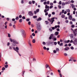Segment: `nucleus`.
Listing matches in <instances>:
<instances>
[{
	"instance_id": "obj_1",
	"label": "nucleus",
	"mask_w": 77,
	"mask_h": 77,
	"mask_svg": "<svg viewBox=\"0 0 77 77\" xmlns=\"http://www.w3.org/2000/svg\"><path fill=\"white\" fill-rule=\"evenodd\" d=\"M16 47H17L16 45H13L12 46V47H11V46H9V49L10 50H12V48H13L14 50L15 51H16L17 53H19V52L18 51V50H19V48Z\"/></svg>"
},
{
	"instance_id": "obj_2",
	"label": "nucleus",
	"mask_w": 77,
	"mask_h": 77,
	"mask_svg": "<svg viewBox=\"0 0 77 77\" xmlns=\"http://www.w3.org/2000/svg\"><path fill=\"white\" fill-rule=\"evenodd\" d=\"M56 19V20H57V18L55 17H53L51 18V19H48V21H49L51 23V24H53V22L54 21V19Z\"/></svg>"
},
{
	"instance_id": "obj_3",
	"label": "nucleus",
	"mask_w": 77,
	"mask_h": 77,
	"mask_svg": "<svg viewBox=\"0 0 77 77\" xmlns=\"http://www.w3.org/2000/svg\"><path fill=\"white\" fill-rule=\"evenodd\" d=\"M37 30L38 31L41 30V25H40V24H38V25H37Z\"/></svg>"
},
{
	"instance_id": "obj_4",
	"label": "nucleus",
	"mask_w": 77,
	"mask_h": 77,
	"mask_svg": "<svg viewBox=\"0 0 77 77\" xmlns=\"http://www.w3.org/2000/svg\"><path fill=\"white\" fill-rule=\"evenodd\" d=\"M22 35L23 37V38H25L26 35V33L25 32V31H23L22 32Z\"/></svg>"
},
{
	"instance_id": "obj_5",
	"label": "nucleus",
	"mask_w": 77,
	"mask_h": 77,
	"mask_svg": "<svg viewBox=\"0 0 77 77\" xmlns=\"http://www.w3.org/2000/svg\"><path fill=\"white\" fill-rule=\"evenodd\" d=\"M73 44L74 45H77V39H75L73 42Z\"/></svg>"
},
{
	"instance_id": "obj_6",
	"label": "nucleus",
	"mask_w": 77,
	"mask_h": 77,
	"mask_svg": "<svg viewBox=\"0 0 77 77\" xmlns=\"http://www.w3.org/2000/svg\"><path fill=\"white\" fill-rule=\"evenodd\" d=\"M28 14L30 16H33V14L32 12L31 11L29 12Z\"/></svg>"
},
{
	"instance_id": "obj_7",
	"label": "nucleus",
	"mask_w": 77,
	"mask_h": 77,
	"mask_svg": "<svg viewBox=\"0 0 77 77\" xmlns=\"http://www.w3.org/2000/svg\"><path fill=\"white\" fill-rule=\"evenodd\" d=\"M13 41L14 44H18V42L17 41L13 39Z\"/></svg>"
},
{
	"instance_id": "obj_8",
	"label": "nucleus",
	"mask_w": 77,
	"mask_h": 77,
	"mask_svg": "<svg viewBox=\"0 0 77 77\" xmlns=\"http://www.w3.org/2000/svg\"><path fill=\"white\" fill-rule=\"evenodd\" d=\"M68 18L70 20H72V15H70L69 16Z\"/></svg>"
},
{
	"instance_id": "obj_9",
	"label": "nucleus",
	"mask_w": 77,
	"mask_h": 77,
	"mask_svg": "<svg viewBox=\"0 0 77 77\" xmlns=\"http://www.w3.org/2000/svg\"><path fill=\"white\" fill-rule=\"evenodd\" d=\"M69 47H66L64 49L65 51H68V50H69Z\"/></svg>"
},
{
	"instance_id": "obj_10",
	"label": "nucleus",
	"mask_w": 77,
	"mask_h": 77,
	"mask_svg": "<svg viewBox=\"0 0 77 77\" xmlns=\"http://www.w3.org/2000/svg\"><path fill=\"white\" fill-rule=\"evenodd\" d=\"M41 20H42V18H41V17L38 18L37 20V21H41Z\"/></svg>"
},
{
	"instance_id": "obj_11",
	"label": "nucleus",
	"mask_w": 77,
	"mask_h": 77,
	"mask_svg": "<svg viewBox=\"0 0 77 77\" xmlns=\"http://www.w3.org/2000/svg\"><path fill=\"white\" fill-rule=\"evenodd\" d=\"M51 42H46V44L48 45H51Z\"/></svg>"
},
{
	"instance_id": "obj_12",
	"label": "nucleus",
	"mask_w": 77,
	"mask_h": 77,
	"mask_svg": "<svg viewBox=\"0 0 77 77\" xmlns=\"http://www.w3.org/2000/svg\"><path fill=\"white\" fill-rule=\"evenodd\" d=\"M53 34H51L49 38V39H51V38H52V37H53Z\"/></svg>"
},
{
	"instance_id": "obj_13",
	"label": "nucleus",
	"mask_w": 77,
	"mask_h": 77,
	"mask_svg": "<svg viewBox=\"0 0 77 77\" xmlns=\"http://www.w3.org/2000/svg\"><path fill=\"white\" fill-rule=\"evenodd\" d=\"M50 8L49 6H48V5H46L45 6V8L46 9H48V8Z\"/></svg>"
},
{
	"instance_id": "obj_14",
	"label": "nucleus",
	"mask_w": 77,
	"mask_h": 77,
	"mask_svg": "<svg viewBox=\"0 0 77 77\" xmlns=\"http://www.w3.org/2000/svg\"><path fill=\"white\" fill-rule=\"evenodd\" d=\"M61 18H65V14H63L61 16Z\"/></svg>"
},
{
	"instance_id": "obj_15",
	"label": "nucleus",
	"mask_w": 77,
	"mask_h": 77,
	"mask_svg": "<svg viewBox=\"0 0 77 77\" xmlns=\"http://www.w3.org/2000/svg\"><path fill=\"white\" fill-rule=\"evenodd\" d=\"M71 6H72V8H75V5H74L73 4L71 5Z\"/></svg>"
},
{
	"instance_id": "obj_16",
	"label": "nucleus",
	"mask_w": 77,
	"mask_h": 77,
	"mask_svg": "<svg viewBox=\"0 0 77 77\" xmlns=\"http://www.w3.org/2000/svg\"><path fill=\"white\" fill-rule=\"evenodd\" d=\"M55 34L56 36H57V35H59V32H56L55 33Z\"/></svg>"
},
{
	"instance_id": "obj_17",
	"label": "nucleus",
	"mask_w": 77,
	"mask_h": 77,
	"mask_svg": "<svg viewBox=\"0 0 77 77\" xmlns=\"http://www.w3.org/2000/svg\"><path fill=\"white\" fill-rule=\"evenodd\" d=\"M51 46H53V45H54V42H51Z\"/></svg>"
},
{
	"instance_id": "obj_18",
	"label": "nucleus",
	"mask_w": 77,
	"mask_h": 77,
	"mask_svg": "<svg viewBox=\"0 0 77 77\" xmlns=\"http://www.w3.org/2000/svg\"><path fill=\"white\" fill-rule=\"evenodd\" d=\"M74 35L75 36H76V35H77V33L74 31L73 32Z\"/></svg>"
},
{
	"instance_id": "obj_19",
	"label": "nucleus",
	"mask_w": 77,
	"mask_h": 77,
	"mask_svg": "<svg viewBox=\"0 0 77 77\" xmlns=\"http://www.w3.org/2000/svg\"><path fill=\"white\" fill-rule=\"evenodd\" d=\"M46 66V68H48V67L49 69H50V67L48 66V65H47V64H46V66Z\"/></svg>"
},
{
	"instance_id": "obj_20",
	"label": "nucleus",
	"mask_w": 77,
	"mask_h": 77,
	"mask_svg": "<svg viewBox=\"0 0 77 77\" xmlns=\"http://www.w3.org/2000/svg\"><path fill=\"white\" fill-rule=\"evenodd\" d=\"M70 38H71V39H72L73 40V39H74V38H73V35H72V34L70 36Z\"/></svg>"
},
{
	"instance_id": "obj_21",
	"label": "nucleus",
	"mask_w": 77,
	"mask_h": 77,
	"mask_svg": "<svg viewBox=\"0 0 77 77\" xmlns=\"http://www.w3.org/2000/svg\"><path fill=\"white\" fill-rule=\"evenodd\" d=\"M66 11L67 12H70V10H69V9H66Z\"/></svg>"
},
{
	"instance_id": "obj_22",
	"label": "nucleus",
	"mask_w": 77,
	"mask_h": 77,
	"mask_svg": "<svg viewBox=\"0 0 77 77\" xmlns=\"http://www.w3.org/2000/svg\"><path fill=\"white\" fill-rule=\"evenodd\" d=\"M5 68H7L8 67V65L6 64V65L5 66Z\"/></svg>"
},
{
	"instance_id": "obj_23",
	"label": "nucleus",
	"mask_w": 77,
	"mask_h": 77,
	"mask_svg": "<svg viewBox=\"0 0 77 77\" xmlns=\"http://www.w3.org/2000/svg\"><path fill=\"white\" fill-rule=\"evenodd\" d=\"M54 44L55 45H57V43L56 42H54Z\"/></svg>"
},
{
	"instance_id": "obj_24",
	"label": "nucleus",
	"mask_w": 77,
	"mask_h": 77,
	"mask_svg": "<svg viewBox=\"0 0 77 77\" xmlns=\"http://www.w3.org/2000/svg\"><path fill=\"white\" fill-rule=\"evenodd\" d=\"M15 20H19V17H16L15 19Z\"/></svg>"
},
{
	"instance_id": "obj_25",
	"label": "nucleus",
	"mask_w": 77,
	"mask_h": 77,
	"mask_svg": "<svg viewBox=\"0 0 77 77\" xmlns=\"http://www.w3.org/2000/svg\"><path fill=\"white\" fill-rule=\"evenodd\" d=\"M45 23H46V25L48 24V23H49L47 21H45Z\"/></svg>"
},
{
	"instance_id": "obj_26",
	"label": "nucleus",
	"mask_w": 77,
	"mask_h": 77,
	"mask_svg": "<svg viewBox=\"0 0 77 77\" xmlns=\"http://www.w3.org/2000/svg\"><path fill=\"white\" fill-rule=\"evenodd\" d=\"M56 51H59V48H57L56 49Z\"/></svg>"
},
{
	"instance_id": "obj_27",
	"label": "nucleus",
	"mask_w": 77,
	"mask_h": 77,
	"mask_svg": "<svg viewBox=\"0 0 77 77\" xmlns=\"http://www.w3.org/2000/svg\"><path fill=\"white\" fill-rule=\"evenodd\" d=\"M22 19H20V20H19V23H22Z\"/></svg>"
},
{
	"instance_id": "obj_28",
	"label": "nucleus",
	"mask_w": 77,
	"mask_h": 77,
	"mask_svg": "<svg viewBox=\"0 0 77 77\" xmlns=\"http://www.w3.org/2000/svg\"><path fill=\"white\" fill-rule=\"evenodd\" d=\"M35 40L34 39L32 40V42L33 43H35Z\"/></svg>"
},
{
	"instance_id": "obj_29",
	"label": "nucleus",
	"mask_w": 77,
	"mask_h": 77,
	"mask_svg": "<svg viewBox=\"0 0 77 77\" xmlns=\"http://www.w3.org/2000/svg\"><path fill=\"white\" fill-rule=\"evenodd\" d=\"M59 5H60L62 4V2L61 1H60L58 3Z\"/></svg>"
},
{
	"instance_id": "obj_30",
	"label": "nucleus",
	"mask_w": 77,
	"mask_h": 77,
	"mask_svg": "<svg viewBox=\"0 0 77 77\" xmlns=\"http://www.w3.org/2000/svg\"><path fill=\"white\" fill-rule=\"evenodd\" d=\"M5 69H6L4 67H3L2 69V71H4V70H5Z\"/></svg>"
},
{
	"instance_id": "obj_31",
	"label": "nucleus",
	"mask_w": 77,
	"mask_h": 77,
	"mask_svg": "<svg viewBox=\"0 0 77 77\" xmlns=\"http://www.w3.org/2000/svg\"><path fill=\"white\" fill-rule=\"evenodd\" d=\"M65 3L64 2H62V6H65Z\"/></svg>"
},
{
	"instance_id": "obj_32",
	"label": "nucleus",
	"mask_w": 77,
	"mask_h": 77,
	"mask_svg": "<svg viewBox=\"0 0 77 77\" xmlns=\"http://www.w3.org/2000/svg\"><path fill=\"white\" fill-rule=\"evenodd\" d=\"M74 27H75V26H74V25L72 24L71 25L72 28H74Z\"/></svg>"
},
{
	"instance_id": "obj_33",
	"label": "nucleus",
	"mask_w": 77,
	"mask_h": 77,
	"mask_svg": "<svg viewBox=\"0 0 77 77\" xmlns=\"http://www.w3.org/2000/svg\"><path fill=\"white\" fill-rule=\"evenodd\" d=\"M64 12H65V10H63L61 12L62 14H63V13H64Z\"/></svg>"
},
{
	"instance_id": "obj_34",
	"label": "nucleus",
	"mask_w": 77,
	"mask_h": 77,
	"mask_svg": "<svg viewBox=\"0 0 77 77\" xmlns=\"http://www.w3.org/2000/svg\"><path fill=\"white\" fill-rule=\"evenodd\" d=\"M47 9H45L44 10V12H45V13H47Z\"/></svg>"
},
{
	"instance_id": "obj_35",
	"label": "nucleus",
	"mask_w": 77,
	"mask_h": 77,
	"mask_svg": "<svg viewBox=\"0 0 77 77\" xmlns=\"http://www.w3.org/2000/svg\"><path fill=\"white\" fill-rule=\"evenodd\" d=\"M72 21H75V18H73L72 19Z\"/></svg>"
},
{
	"instance_id": "obj_36",
	"label": "nucleus",
	"mask_w": 77,
	"mask_h": 77,
	"mask_svg": "<svg viewBox=\"0 0 77 77\" xmlns=\"http://www.w3.org/2000/svg\"><path fill=\"white\" fill-rule=\"evenodd\" d=\"M51 14H49L48 15V17H51Z\"/></svg>"
},
{
	"instance_id": "obj_37",
	"label": "nucleus",
	"mask_w": 77,
	"mask_h": 77,
	"mask_svg": "<svg viewBox=\"0 0 77 77\" xmlns=\"http://www.w3.org/2000/svg\"><path fill=\"white\" fill-rule=\"evenodd\" d=\"M24 72H25V71H23L22 72V76H23L24 75Z\"/></svg>"
},
{
	"instance_id": "obj_38",
	"label": "nucleus",
	"mask_w": 77,
	"mask_h": 77,
	"mask_svg": "<svg viewBox=\"0 0 77 77\" xmlns=\"http://www.w3.org/2000/svg\"><path fill=\"white\" fill-rule=\"evenodd\" d=\"M58 7L59 9H61V6L60 5H58Z\"/></svg>"
},
{
	"instance_id": "obj_39",
	"label": "nucleus",
	"mask_w": 77,
	"mask_h": 77,
	"mask_svg": "<svg viewBox=\"0 0 77 77\" xmlns=\"http://www.w3.org/2000/svg\"><path fill=\"white\" fill-rule=\"evenodd\" d=\"M53 52L54 53H57V51H56L54 50L53 51Z\"/></svg>"
},
{
	"instance_id": "obj_40",
	"label": "nucleus",
	"mask_w": 77,
	"mask_h": 77,
	"mask_svg": "<svg viewBox=\"0 0 77 77\" xmlns=\"http://www.w3.org/2000/svg\"><path fill=\"white\" fill-rule=\"evenodd\" d=\"M10 43H9V42H8V44H7V46H9V45H10Z\"/></svg>"
},
{
	"instance_id": "obj_41",
	"label": "nucleus",
	"mask_w": 77,
	"mask_h": 77,
	"mask_svg": "<svg viewBox=\"0 0 77 77\" xmlns=\"http://www.w3.org/2000/svg\"><path fill=\"white\" fill-rule=\"evenodd\" d=\"M36 11H37V12H39V9H37Z\"/></svg>"
},
{
	"instance_id": "obj_42",
	"label": "nucleus",
	"mask_w": 77,
	"mask_h": 77,
	"mask_svg": "<svg viewBox=\"0 0 77 77\" xmlns=\"http://www.w3.org/2000/svg\"><path fill=\"white\" fill-rule=\"evenodd\" d=\"M8 37H9V38H10L11 37V34L8 33Z\"/></svg>"
},
{
	"instance_id": "obj_43",
	"label": "nucleus",
	"mask_w": 77,
	"mask_h": 77,
	"mask_svg": "<svg viewBox=\"0 0 77 77\" xmlns=\"http://www.w3.org/2000/svg\"><path fill=\"white\" fill-rule=\"evenodd\" d=\"M47 5H49L50 4V1H48L47 2Z\"/></svg>"
},
{
	"instance_id": "obj_44",
	"label": "nucleus",
	"mask_w": 77,
	"mask_h": 77,
	"mask_svg": "<svg viewBox=\"0 0 77 77\" xmlns=\"http://www.w3.org/2000/svg\"><path fill=\"white\" fill-rule=\"evenodd\" d=\"M22 19H23V20H25L26 19V17H25V16H23L22 18Z\"/></svg>"
},
{
	"instance_id": "obj_45",
	"label": "nucleus",
	"mask_w": 77,
	"mask_h": 77,
	"mask_svg": "<svg viewBox=\"0 0 77 77\" xmlns=\"http://www.w3.org/2000/svg\"><path fill=\"white\" fill-rule=\"evenodd\" d=\"M19 18H22V15H20L19 16Z\"/></svg>"
},
{
	"instance_id": "obj_46",
	"label": "nucleus",
	"mask_w": 77,
	"mask_h": 77,
	"mask_svg": "<svg viewBox=\"0 0 77 77\" xmlns=\"http://www.w3.org/2000/svg\"><path fill=\"white\" fill-rule=\"evenodd\" d=\"M52 37V39H54V38H56V37L55 36H53Z\"/></svg>"
},
{
	"instance_id": "obj_47",
	"label": "nucleus",
	"mask_w": 77,
	"mask_h": 77,
	"mask_svg": "<svg viewBox=\"0 0 77 77\" xmlns=\"http://www.w3.org/2000/svg\"><path fill=\"white\" fill-rule=\"evenodd\" d=\"M71 49V50H74V47H71L70 48Z\"/></svg>"
},
{
	"instance_id": "obj_48",
	"label": "nucleus",
	"mask_w": 77,
	"mask_h": 77,
	"mask_svg": "<svg viewBox=\"0 0 77 77\" xmlns=\"http://www.w3.org/2000/svg\"><path fill=\"white\" fill-rule=\"evenodd\" d=\"M53 8V6H51L49 8L50 9H51V8Z\"/></svg>"
},
{
	"instance_id": "obj_49",
	"label": "nucleus",
	"mask_w": 77,
	"mask_h": 77,
	"mask_svg": "<svg viewBox=\"0 0 77 77\" xmlns=\"http://www.w3.org/2000/svg\"><path fill=\"white\" fill-rule=\"evenodd\" d=\"M28 24L29 25H30V24H31V22H30V21L28 23Z\"/></svg>"
},
{
	"instance_id": "obj_50",
	"label": "nucleus",
	"mask_w": 77,
	"mask_h": 77,
	"mask_svg": "<svg viewBox=\"0 0 77 77\" xmlns=\"http://www.w3.org/2000/svg\"><path fill=\"white\" fill-rule=\"evenodd\" d=\"M32 36H35V34L34 33H33L32 34Z\"/></svg>"
},
{
	"instance_id": "obj_51",
	"label": "nucleus",
	"mask_w": 77,
	"mask_h": 77,
	"mask_svg": "<svg viewBox=\"0 0 77 77\" xmlns=\"http://www.w3.org/2000/svg\"><path fill=\"white\" fill-rule=\"evenodd\" d=\"M37 17V16H34L33 17V18H36Z\"/></svg>"
},
{
	"instance_id": "obj_52",
	"label": "nucleus",
	"mask_w": 77,
	"mask_h": 77,
	"mask_svg": "<svg viewBox=\"0 0 77 77\" xmlns=\"http://www.w3.org/2000/svg\"><path fill=\"white\" fill-rule=\"evenodd\" d=\"M69 23L71 25H72L73 24L72 22L71 21Z\"/></svg>"
},
{
	"instance_id": "obj_53",
	"label": "nucleus",
	"mask_w": 77,
	"mask_h": 77,
	"mask_svg": "<svg viewBox=\"0 0 77 77\" xmlns=\"http://www.w3.org/2000/svg\"><path fill=\"white\" fill-rule=\"evenodd\" d=\"M63 45V43H61L60 44V46H62Z\"/></svg>"
},
{
	"instance_id": "obj_54",
	"label": "nucleus",
	"mask_w": 77,
	"mask_h": 77,
	"mask_svg": "<svg viewBox=\"0 0 77 77\" xmlns=\"http://www.w3.org/2000/svg\"><path fill=\"white\" fill-rule=\"evenodd\" d=\"M10 40L11 42H12L13 41V40L11 38H10Z\"/></svg>"
},
{
	"instance_id": "obj_55",
	"label": "nucleus",
	"mask_w": 77,
	"mask_h": 77,
	"mask_svg": "<svg viewBox=\"0 0 77 77\" xmlns=\"http://www.w3.org/2000/svg\"><path fill=\"white\" fill-rule=\"evenodd\" d=\"M43 45H45L46 44V43H45V42H43Z\"/></svg>"
},
{
	"instance_id": "obj_56",
	"label": "nucleus",
	"mask_w": 77,
	"mask_h": 77,
	"mask_svg": "<svg viewBox=\"0 0 77 77\" xmlns=\"http://www.w3.org/2000/svg\"><path fill=\"white\" fill-rule=\"evenodd\" d=\"M26 21H30V19H27L26 20Z\"/></svg>"
},
{
	"instance_id": "obj_57",
	"label": "nucleus",
	"mask_w": 77,
	"mask_h": 77,
	"mask_svg": "<svg viewBox=\"0 0 77 77\" xmlns=\"http://www.w3.org/2000/svg\"><path fill=\"white\" fill-rule=\"evenodd\" d=\"M15 19L14 18H13L12 19V21H15Z\"/></svg>"
},
{
	"instance_id": "obj_58",
	"label": "nucleus",
	"mask_w": 77,
	"mask_h": 77,
	"mask_svg": "<svg viewBox=\"0 0 77 77\" xmlns=\"http://www.w3.org/2000/svg\"><path fill=\"white\" fill-rule=\"evenodd\" d=\"M64 55L65 56H66L67 55V54L65 53L64 54Z\"/></svg>"
},
{
	"instance_id": "obj_59",
	"label": "nucleus",
	"mask_w": 77,
	"mask_h": 77,
	"mask_svg": "<svg viewBox=\"0 0 77 77\" xmlns=\"http://www.w3.org/2000/svg\"><path fill=\"white\" fill-rule=\"evenodd\" d=\"M54 40V41H56L57 39L56 38H54V39H53Z\"/></svg>"
},
{
	"instance_id": "obj_60",
	"label": "nucleus",
	"mask_w": 77,
	"mask_h": 77,
	"mask_svg": "<svg viewBox=\"0 0 77 77\" xmlns=\"http://www.w3.org/2000/svg\"><path fill=\"white\" fill-rule=\"evenodd\" d=\"M48 12H46L45 14V15L46 16H47V15H48Z\"/></svg>"
},
{
	"instance_id": "obj_61",
	"label": "nucleus",
	"mask_w": 77,
	"mask_h": 77,
	"mask_svg": "<svg viewBox=\"0 0 77 77\" xmlns=\"http://www.w3.org/2000/svg\"><path fill=\"white\" fill-rule=\"evenodd\" d=\"M57 31L58 32H59V31H60V29H59V28H57Z\"/></svg>"
},
{
	"instance_id": "obj_62",
	"label": "nucleus",
	"mask_w": 77,
	"mask_h": 77,
	"mask_svg": "<svg viewBox=\"0 0 77 77\" xmlns=\"http://www.w3.org/2000/svg\"><path fill=\"white\" fill-rule=\"evenodd\" d=\"M44 4L45 5H46V4H47V2L46 1H45V2H44Z\"/></svg>"
},
{
	"instance_id": "obj_63",
	"label": "nucleus",
	"mask_w": 77,
	"mask_h": 77,
	"mask_svg": "<svg viewBox=\"0 0 77 77\" xmlns=\"http://www.w3.org/2000/svg\"><path fill=\"white\" fill-rule=\"evenodd\" d=\"M43 48H44V50H45L47 49V48H46V47H43Z\"/></svg>"
},
{
	"instance_id": "obj_64",
	"label": "nucleus",
	"mask_w": 77,
	"mask_h": 77,
	"mask_svg": "<svg viewBox=\"0 0 77 77\" xmlns=\"http://www.w3.org/2000/svg\"><path fill=\"white\" fill-rule=\"evenodd\" d=\"M64 46V47H68V45L67 44H66Z\"/></svg>"
}]
</instances>
